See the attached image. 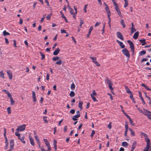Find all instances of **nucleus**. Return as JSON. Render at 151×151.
<instances>
[{
    "label": "nucleus",
    "mask_w": 151,
    "mask_h": 151,
    "mask_svg": "<svg viewBox=\"0 0 151 151\" xmlns=\"http://www.w3.org/2000/svg\"><path fill=\"white\" fill-rule=\"evenodd\" d=\"M146 145L145 148L143 150V151H151V146H150V140L149 138H147L146 139Z\"/></svg>",
    "instance_id": "f257e3e1"
},
{
    "label": "nucleus",
    "mask_w": 151,
    "mask_h": 151,
    "mask_svg": "<svg viewBox=\"0 0 151 151\" xmlns=\"http://www.w3.org/2000/svg\"><path fill=\"white\" fill-rule=\"evenodd\" d=\"M127 42L129 45L131 50L132 52V55H133L134 52V48L133 43L130 40H127Z\"/></svg>",
    "instance_id": "f03ea898"
},
{
    "label": "nucleus",
    "mask_w": 151,
    "mask_h": 151,
    "mask_svg": "<svg viewBox=\"0 0 151 151\" xmlns=\"http://www.w3.org/2000/svg\"><path fill=\"white\" fill-rule=\"evenodd\" d=\"M123 54L125 55L127 58L130 57V54L128 50L124 48L123 49L122 51Z\"/></svg>",
    "instance_id": "7ed1b4c3"
},
{
    "label": "nucleus",
    "mask_w": 151,
    "mask_h": 151,
    "mask_svg": "<svg viewBox=\"0 0 151 151\" xmlns=\"http://www.w3.org/2000/svg\"><path fill=\"white\" fill-rule=\"evenodd\" d=\"M25 125L24 124L23 125L20 126L17 129V131H22L24 130L25 129Z\"/></svg>",
    "instance_id": "20e7f679"
},
{
    "label": "nucleus",
    "mask_w": 151,
    "mask_h": 151,
    "mask_svg": "<svg viewBox=\"0 0 151 151\" xmlns=\"http://www.w3.org/2000/svg\"><path fill=\"white\" fill-rule=\"evenodd\" d=\"M116 35L117 37L120 39L123 40L124 39L122 34L119 32H116Z\"/></svg>",
    "instance_id": "39448f33"
},
{
    "label": "nucleus",
    "mask_w": 151,
    "mask_h": 151,
    "mask_svg": "<svg viewBox=\"0 0 151 151\" xmlns=\"http://www.w3.org/2000/svg\"><path fill=\"white\" fill-rule=\"evenodd\" d=\"M8 75L9 76V78L10 80H11L12 78V74L10 70H7L6 72Z\"/></svg>",
    "instance_id": "423d86ee"
},
{
    "label": "nucleus",
    "mask_w": 151,
    "mask_h": 151,
    "mask_svg": "<svg viewBox=\"0 0 151 151\" xmlns=\"http://www.w3.org/2000/svg\"><path fill=\"white\" fill-rule=\"evenodd\" d=\"M80 116V114H77V115L74 116L72 119L73 121H76L78 119L77 118L79 117Z\"/></svg>",
    "instance_id": "0eeeda50"
},
{
    "label": "nucleus",
    "mask_w": 151,
    "mask_h": 151,
    "mask_svg": "<svg viewBox=\"0 0 151 151\" xmlns=\"http://www.w3.org/2000/svg\"><path fill=\"white\" fill-rule=\"evenodd\" d=\"M116 41L119 44L121 48H124L125 47V46L124 45H123L122 42L119 41L118 40H116Z\"/></svg>",
    "instance_id": "6e6552de"
},
{
    "label": "nucleus",
    "mask_w": 151,
    "mask_h": 151,
    "mask_svg": "<svg viewBox=\"0 0 151 151\" xmlns=\"http://www.w3.org/2000/svg\"><path fill=\"white\" fill-rule=\"evenodd\" d=\"M145 115L150 120H151V112L149 111L147 113L146 112Z\"/></svg>",
    "instance_id": "1a4fd4ad"
},
{
    "label": "nucleus",
    "mask_w": 151,
    "mask_h": 151,
    "mask_svg": "<svg viewBox=\"0 0 151 151\" xmlns=\"http://www.w3.org/2000/svg\"><path fill=\"white\" fill-rule=\"evenodd\" d=\"M32 97L33 99V101L34 102H35L36 101V99L35 96V92L34 91H33L32 92Z\"/></svg>",
    "instance_id": "9d476101"
},
{
    "label": "nucleus",
    "mask_w": 151,
    "mask_h": 151,
    "mask_svg": "<svg viewBox=\"0 0 151 151\" xmlns=\"http://www.w3.org/2000/svg\"><path fill=\"white\" fill-rule=\"evenodd\" d=\"M60 49L59 48H57L53 52V55H57L60 51Z\"/></svg>",
    "instance_id": "9b49d317"
},
{
    "label": "nucleus",
    "mask_w": 151,
    "mask_h": 151,
    "mask_svg": "<svg viewBox=\"0 0 151 151\" xmlns=\"http://www.w3.org/2000/svg\"><path fill=\"white\" fill-rule=\"evenodd\" d=\"M139 34V33L138 31L136 32L134 34L133 36V38L134 39H136L137 38Z\"/></svg>",
    "instance_id": "f8f14e48"
},
{
    "label": "nucleus",
    "mask_w": 151,
    "mask_h": 151,
    "mask_svg": "<svg viewBox=\"0 0 151 151\" xmlns=\"http://www.w3.org/2000/svg\"><path fill=\"white\" fill-rule=\"evenodd\" d=\"M139 97L141 99L142 102H143L144 104H145V102L144 101V100L142 96V93L140 91L139 92Z\"/></svg>",
    "instance_id": "ddd939ff"
},
{
    "label": "nucleus",
    "mask_w": 151,
    "mask_h": 151,
    "mask_svg": "<svg viewBox=\"0 0 151 151\" xmlns=\"http://www.w3.org/2000/svg\"><path fill=\"white\" fill-rule=\"evenodd\" d=\"M57 141L55 139H54L53 141V145L55 150L56 151L57 150Z\"/></svg>",
    "instance_id": "4468645a"
},
{
    "label": "nucleus",
    "mask_w": 151,
    "mask_h": 151,
    "mask_svg": "<svg viewBox=\"0 0 151 151\" xmlns=\"http://www.w3.org/2000/svg\"><path fill=\"white\" fill-rule=\"evenodd\" d=\"M10 147L12 148H14V141L13 139H11L10 140Z\"/></svg>",
    "instance_id": "2eb2a0df"
},
{
    "label": "nucleus",
    "mask_w": 151,
    "mask_h": 151,
    "mask_svg": "<svg viewBox=\"0 0 151 151\" xmlns=\"http://www.w3.org/2000/svg\"><path fill=\"white\" fill-rule=\"evenodd\" d=\"M125 88L126 90V92L129 94H132V92L130 91V89L127 86H125Z\"/></svg>",
    "instance_id": "dca6fc26"
},
{
    "label": "nucleus",
    "mask_w": 151,
    "mask_h": 151,
    "mask_svg": "<svg viewBox=\"0 0 151 151\" xmlns=\"http://www.w3.org/2000/svg\"><path fill=\"white\" fill-rule=\"evenodd\" d=\"M139 40L142 43V46H143L146 44L145 40V39H143V40Z\"/></svg>",
    "instance_id": "f3484780"
},
{
    "label": "nucleus",
    "mask_w": 151,
    "mask_h": 151,
    "mask_svg": "<svg viewBox=\"0 0 151 151\" xmlns=\"http://www.w3.org/2000/svg\"><path fill=\"white\" fill-rule=\"evenodd\" d=\"M106 81V83L108 84L109 86L112 85L113 83H112L111 81L110 80H109L108 78H107Z\"/></svg>",
    "instance_id": "a211bd4d"
},
{
    "label": "nucleus",
    "mask_w": 151,
    "mask_h": 151,
    "mask_svg": "<svg viewBox=\"0 0 151 151\" xmlns=\"http://www.w3.org/2000/svg\"><path fill=\"white\" fill-rule=\"evenodd\" d=\"M106 81V83L108 84L109 86L112 85L113 83H112L111 81L110 80H109L108 78H107Z\"/></svg>",
    "instance_id": "6ab92c4d"
},
{
    "label": "nucleus",
    "mask_w": 151,
    "mask_h": 151,
    "mask_svg": "<svg viewBox=\"0 0 151 151\" xmlns=\"http://www.w3.org/2000/svg\"><path fill=\"white\" fill-rule=\"evenodd\" d=\"M29 139L30 142L31 144L32 145L34 146L35 145V143L34 141V139L32 138V137H29Z\"/></svg>",
    "instance_id": "aec40b11"
},
{
    "label": "nucleus",
    "mask_w": 151,
    "mask_h": 151,
    "mask_svg": "<svg viewBox=\"0 0 151 151\" xmlns=\"http://www.w3.org/2000/svg\"><path fill=\"white\" fill-rule=\"evenodd\" d=\"M43 140L45 143V145H46V146H47L50 145V143H49V142H48V141H47V139H44Z\"/></svg>",
    "instance_id": "412c9836"
},
{
    "label": "nucleus",
    "mask_w": 151,
    "mask_h": 151,
    "mask_svg": "<svg viewBox=\"0 0 151 151\" xmlns=\"http://www.w3.org/2000/svg\"><path fill=\"white\" fill-rule=\"evenodd\" d=\"M18 138L19 140H20L24 144L25 143V141L24 140V137H21V136L20 135L19 137H18Z\"/></svg>",
    "instance_id": "4be33fe9"
},
{
    "label": "nucleus",
    "mask_w": 151,
    "mask_h": 151,
    "mask_svg": "<svg viewBox=\"0 0 151 151\" xmlns=\"http://www.w3.org/2000/svg\"><path fill=\"white\" fill-rule=\"evenodd\" d=\"M129 130L131 132V134L132 136H134L135 135L134 132L131 128H129Z\"/></svg>",
    "instance_id": "5701e85b"
},
{
    "label": "nucleus",
    "mask_w": 151,
    "mask_h": 151,
    "mask_svg": "<svg viewBox=\"0 0 151 151\" xmlns=\"http://www.w3.org/2000/svg\"><path fill=\"white\" fill-rule=\"evenodd\" d=\"M115 4V5H114L115 6V9H116V12H117L120 11L119 8L118 7V4Z\"/></svg>",
    "instance_id": "b1692460"
},
{
    "label": "nucleus",
    "mask_w": 151,
    "mask_h": 151,
    "mask_svg": "<svg viewBox=\"0 0 151 151\" xmlns=\"http://www.w3.org/2000/svg\"><path fill=\"white\" fill-rule=\"evenodd\" d=\"M83 102L82 101H79L78 104V107L81 109V110L82 109V104Z\"/></svg>",
    "instance_id": "393cba45"
},
{
    "label": "nucleus",
    "mask_w": 151,
    "mask_h": 151,
    "mask_svg": "<svg viewBox=\"0 0 151 151\" xmlns=\"http://www.w3.org/2000/svg\"><path fill=\"white\" fill-rule=\"evenodd\" d=\"M121 24L122 26L124 28H125L126 27L125 24L124 23V20L123 19H122L121 21Z\"/></svg>",
    "instance_id": "a878e982"
},
{
    "label": "nucleus",
    "mask_w": 151,
    "mask_h": 151,
    "mask_svg": "<svg viewBox=\"0 0 151 151\" xmlns=\"http://www.w3.org/2000/svg\"><path fill=\"white\" fill-rule=\"evenodd\" d=\"M122 146L124 147H126L128 146V144L126 142H124L122 143Z\"/></svg>",
    "instance_id": "bb28decb"
},
{
    "label": "nucleus",
    "mask_w": 151,
    "mask_h": 151,
    "mask_svg": "<svg viewBox=\"0 0 151 151\" xmlns=\"http://www.w3.org/2000/svg\"><path fill=\"white\" fill-rule=\"evenodd\" d=\"M141 135L143 136L144 137H145V141H146V139L147 138H148L147 137V135L145 133L143 132H141Z\"/></svg>",
    "instance_id": "cd10ccee"
},
{
    "label": "nucleus",
    "mask_w": 151,
    "mask_h": 151,
    "mask_svg": "<svg viewBox=\"0 0 151 151\" xmlns=\"http://www.w3.org/2000/svg\"><path fill=\"white\" fill-rule=\"evenodd\" d=\"M128 119H129V120L130 123L132 124V125L133 126H134L135 125V124L133 123V121L132 120V119H131L130 117H129V118H128Z\"/></svg>",
    "instance_id": "c85d7f7f"
},
{
    "label": "nucleus",
    "mask_w": 151,
    "mask_h": 151,
    "mask_svg": "<svg viewBox=\"0 0 151 151\" xmlns=\"http://www.w3.org/2000/svg\"><path fill=\"white\" fill-rule=\"evenodd\" d=\"M75 93L74 91H71L70 93V96L71 97H73L75 96Z\"/></svg>",
    "instance_id": "c756f323"
},
{
    "label": "nucleus",
    "mask_w": 151,
    "mask_h": 151,
    "mask_svg": "<svg viewBox=\"0 0 151 151\" xmlns=\"http://www.w3.org/2000/svg\"><path fill=\"white\" fill-rule=\"evenodd\" d=\"M146 53L145 50H142L139 52V55L142 56V55L145 54Z\"/></svg>",
    "instance_id": "7c9ffc66"
},
{
    "label": "nucleus",
    "mask_w": 151,
    "mask_h": 151,
    "mask_svg": "<svg viewBox=\"0 0 151 151\" xmlns=\"http://www.w3.org/2000/svg\"><path fill=\"white\" fill-rule=\"evenodd\" d=\"M125 4L124 6V7L126 8L128 6V2L127 0H124Z\"/></svg>",
    "instance_id": "2f4dec72"
},
{
    "label": "nucleus",
    "mask_w": 151,
    "mask_h": 151,
    "mask_svg": "<svg viewBox=\"0 0 151 151\" xmlns=\"http://www.w3.org/2000/svg\"><path fill=\"white\" fill-rule=\"evenodd\" d=\"M3 35L4 36H6L7 35H10V34L6 31V30H4L3 31Z\"/></svg>",
    "instance_id": "473e14b6"
},
{
    "label": "nucleus",
    "mask_w": 151,
    "mask_h": 151,
    "mask_svg": "<svg viewBox=\"0 0 151 151\" xmlns=\"http://www.w3.org/2000/svg\"><path fill=\"white\" fill-rule=\"evenodd\" d=\"M91 96L92 99L94 101H97V100L96 99V98L94 96L92 95V94H91Z\"/></svg>",
    "instance_id": "72a5a7b5"
},
{
    "label": "nucleus",
    "mask_w": 151,
    "mask_h": 151,
    "mask_svg": "<svg viewBox=\"0 0 151 151\" xmlns=\"http://www.w3.org/2000/svg\"><path fill=\"white\" fill-rule=\"evenodd\" d=\"M11 101V104L12 105H13L14 103V101L13 100V98L12 96L10 97Z\"/></svg>",
    "instance_id": "f704fd0d"
},
{
    "label": "nucleus",
    "mask_w": 151,
    "mask_h": 151,
    "mask_svg": "<svg viewBox=\"0 0 151 151\" xmlns=\"http://www.w3.org/2000/svg\"><path fill=\"white\" fill-rule=\"evenodd\" d=\"M122 112L123 113V114H124V115L127 117L128 118L130 116L128 115L123 110V109H122Z\"/></svg>",
    "instance_id": "c9c22d12"
},
{
    "label": "nucleus",
    "mask_w": 151,
    "mask_h": 151,
    "mask_svg": "<svg viewBox=\"0 0 151 151\" xmlns=\"http://www.w3.org/2000/svg\"><path fill=\"white\" fill-rule=\"evenodd\" d=\"M35 137L37 143L40 142L38 137L37 136H35Z\"/></svg>",
    "instance_id": "e433bc0d"
},
{
    "label": "nucleus",
    "mask_w": 151,
    "mask_h": 151,
    "mask_svg": "<svg viewBox=\"0 0 151 151\" xmlns=\"http://www.w3.org/2000/svg\"><path fill=\"white\" fill-rule=\"evenodd\" d=\"M130 29H131V34H132L133 33H134V32H135L136 31V29H135V28H134V27H132L130 28Z\"/></svg>",
    "instance_id": "4c0bfd02"
},
{
    "label": "nucleus",
    "mask_w": 151,
    "mask_h": 151,
    "mask_svg": "<svg viewBox=\"0 0 151 151\" xmlns=\"http://www.w3.org/2000/svg\"><path fill=\"white\" fill-rule=\"evenodd\" d=\"M90 58L92 60L93 62L94 63L95 61H96V57H90Z\"/></svg>",
    "instance_id": "58836bf2"
},
{
    "label": "nucleus",
    "mask_w": 151,
    "mask_h": 151,
    "mask_svg": "<svg viewBox=\"0 0 151 151\" xmlns=\"http://www.w3.org/2000/svg\"><path fill=\"white\" fill-rule=\"evenodd\" d=\"M2 71L0 72V77L4 79V74L2 72Z\"/></svg>",
    "instance_id": "ea45409f"
},
{
    "label": "nucleus",
    "mask_w": 151,
    "mask_h": 151,
    "mask_svg": "<svg viewBox=\"0 0 151 151\" xmlns=\"http://www.w3.org/2000/svg\"><path fill=\"white\" fill-rule=\"evenodd\" d=\"M59 57L58 56L52 58V60L54 61H56L59 59Z\"/></svg>",
    "instance_id": "a19ab883"
},
{
    "label": "nucleus",
    "mask_w": 151,
    "mask_h": 151,
    "mask_svg": "<svg viewBox=\"0 0 151 151\" xmlns=\"http://www.w3.org/2000/svg\"><path fill=\"white\" fill-rule=\"evenodd\" d=\"M7 110L8 114H10L11 113V108L10 107H8L7 108Z\"/></svg>",
    "instance_id": "79ce46f5"
},
{
    "label": "nucleus",
    "mask_w": 151,
    "mask_h": 151,
    "mask_svg": "<svg viewBox=\"0 0 151 151\" xmlns=\"http://www.w3.org/2000/svg\"><path fill=\"white\" fill-rule=\"evenodd\" d=\"M75 84H74V83H73L71 86V87H70L71 89L72 90H73L75 89Z\"/></svg>",
    "instance_id": "37998d69"
},
{
    "label": "nucleus",
    "mask_w": 151,
    "mask_h": 151,
    "mask_svg": "<svg viewBox=\"0 0 151 151\" xmlns=\"http://www.w3.org/2000/svg\"><path fill=\"white\" fill-rule=\"evenodd\" d=\"M52 14L51 13H50L48 14L46 17V18L47 19L49 20L50 19V17L52 16Z\"/></svg>",
    "instance_id": "c03bdc74"
},
{
    "label": "nucleus",
    "mask_w": 151,
    "mask_h": 151,
    "mask_svg": "<svg viewBox=\"0 0 151 151\" xmlns=\"http://www.w3.org/2000/svg\"><path fill=\"white\" fill-rule=\"evenodd\" d=\"M4 138H5L7 137L6 136V129L5 128H4Z\"/></svg>",
    "instance_id": "a18cd8bd"
},
{
    "label": "nucleus",
    "mask_w": 151,
    "mask_h": 151,
    "mask_svg": "<svg viewBox=\"0 0 151 151\" xmlns=\"http://www.w3.org/2000/svg\"><path fill=\"white\" fill-rule=\"evenodd\" d=\"M40 54L42 56L41 59L43 60L44 59L45 57V55L42 52H40Z\"/></svg>",
    "instance_id": "49530a36"
},
{
    "label": "nucleus",
    "mask_w": 151,
    "mask_h": 151,
    "mask_svg": "<svg viewBox=\"0 0 151 151\" xmlns=\"http://www.w3.org/2000/svg\"><path fill=\"white\" fill-rule=\"evenodd\" d=\"M105 27V24H104V25H103V28H102V35H103V34L104 33Z\"/></svg>",
    "instance_id": "de8ad7c7"
},
{
    "label": "nucleus",
    "mask_w": 151,
    "mask_h": 151,
    "mask_svg": "<svg viewBox=\"0 0 151 151\" xmlns=\"http://www.w3.org/2000/svg\"><path fill=\"white\" fill-rule=\"evenodd\" d=\"M107 17L108 18V19H109V18H110V16H111V13L110 11H108V12H107Z\"/></svg>",
    "instance_id": "09e8293b"
},
{
    "label": "nucleus",
    "mask_w": 151,
    "mask_h": 151,
    "mask_svg": "<svg viewBox=\"0 0 151 151\" xmlns=\"http://www.w3.org/2000/svg\"><path fill=\"white\" fill-rule=\"evenodd\" d=\"M105 6H106V7L105 8V10L106 11V12H108V11H109V7L106 4H105Z\"/></svg>",
    "instance_id": "8fccbe9b"
},
{
    "label": "nucleus",
    "mask_w": 151,
    "mask_h": 151,
    "mask_svg": "<svg viewBox=\"0 0 151 151\" xmlns=\"http://www.w3.org/2000/svg\"><path fill=\"white\" fill-rule=\"evenodd\" d=\"M93 29V27L92 26H91L90 27V29H89V31H88V33H91V32L92 31V30Z\"/></svg>",
    "instance_id": "3c124183"
},
{
    "label": "nucleus",
    "mask_w": 151,
    "mask_h": 151,
    "mask_svg": "<svg viewBox=\"0 0 151 151\" xmlns=\"http://www.w3.org/2000/svg\"><path fill=\"white\" fill-rule=\"evenodd\" d=\"M75 110L73 109H72L70 111V113L72 114H74L75 113Z\"/></svg>",
    "instance_id": "603ef678"
},
{
    "label": "nucleus",
    "mask_w": 151,
    "mask_h": 151,
    "mask_svg": "<svg viewBox=\"0 0 151 151\" xmlns=\"http://www.w3.org/2000/svg\"><path fill=\"white\" fill-rule=\"evenodd\" d=\"M95 131L94 130H92V133L91 135V137H93L94 134H95Z\"/></svg>",
    "instance_id": "864d4df0"
},
{
    "label": "nucleus",
    "mask_w": 151,
    "mask_h": 151,
    "mask_svg": "<svg viewBox=\"0 0 151 151\" xmlns=\"http://www.w3.org/2000/svg\"><path fill=\"white\" fill-rule=\"evenodd\" d=\"M47 118V117L46 116H45L43 117V119L44 121H45V122L46 123H48V121L46 119Z\"/></svg>",
    "instance_id": "5fc2aeb1"
},
{
    "label": "nucleus",
    "mask_w": 151,
    "mask_h": 151,
    "mask_svg": "<svg viewBox=\"0 0 151 151\" xmlns=\"http://www.w3.org/2000/svg\"><path fill=\"white\" fill-rule=\"evenodd\" d=\"M61 17L64 19L65 20V21L66 22H68L67 20L65 17L64 16H61Z\"/></svg>",
    "instance_id": "6e6d98bb"
},
{
    "label": "nucleus",
    "mask_w": 151,
    "mask_h": 151,
    "mask_svg": "<svg viewBox=\"0 0 151 151\" xmlns=\"http://www.w3.org/2000/svg\"><path fill=\"white\" fill-rule=\"evenodd\" d=\"M15 135L18 137H19L20 134L18 133V132H17L15 133Z\"/></svg>",
    "instance_id": "4d7b16f0"
},
{
    "label": "nucleus",
    "mask_w": 151,
    "mask_h": 151,
    "mask_svg": "<svg viewBox=\"0 0 151 151\" xmlns=\"http://www.w3.org/2000/svg\"><path fill=\"white\" fill-rule=\"evenodd\" d=\"M69 10L70 11V12L71 14H73L75 13L73 12V10L72 8L70 9Z\"/></svg>",
    "instance_id": "13d9d810"
},
{
    "label": "nucleus",
    "mask_w": 151,
    "mask_h": 151,
    "mask_svg": "<svg viewBox=\"0 0 151 151\" xmlns=\"http://www.w3.org/2000/svg\"><path fill=\"white\" fill-rule=\"evenodd\" d=\"M62 62L61 61V60H60L59 61H57L56 62V63L58 65H61V64Z\"/></svg>",
    "instance_id": "bf43d9fd"
},
{
    "label": "nucleus",
    "mask_w": 151,
    "mask_h": 151,
    "mask_svg": "<svg viewBox=\"0 0 151 151\" xmlns=\"http://www.w3.org/2000/svg\"><path fill=\"white\" fill-rule=\"evenodd\" d=\"M142 114H143L144 115H145L146 112L144 111H143L142 109H140L139 111Z\"/></svg>",
    "instance_id": "052dcab7"
},
{
    "label": "nucleus",
    "mask_w": 151,
    "mask_h": 151,
    "mask_svg": "<svg viewBox=\"0 0 151 151\" xmlns=\"http://www.w3.org/2000/svg\"><path fill=\"white\" fill-rule=\"evenodd\" d=\"M5 138V142L6 143V145H9L8 142V140H7V137H6Z\"/></svg>",
    "instance_id": "680f3d73"
},
{
    "label": "nucleus",
    "mask_w": 151,
    "mask_h": 151,
    "mask_svg": "<svg viewBox=\"0 0 151 151\" xmlns=\"http://www.w3.org/2000/svg\"><path fill=\"white\" fill-rule=\"evenodd\" d=\"M92 94L93 96H96L97 95V94L95 91V90H93L92 91Z\"/></svg>",
    "instance_id": "e2e57ef3"
},
{
    "label": "nucleus",
    "mask_w": 151,
    "mask_h": 151,
    "mask_svg": "<svg viewBox=\"0 0 151 151\" xmlns=\"http://www.w3.org/2000/svg\"><path fill=\"white\" fill-rule=\"evenodd\" d=\"M50 75L49 74L47 73V74L46 79L47 80H48L49 79Z\"/></svg>",
    "instance_id": "0e129e2a"
},
{
    "label": "nucleus",
    "mask_w": 151,
    "mask_h": 151,
    "mask_svg": "<svg viewBox=\"0 0 151 151\" xmlns=\"http://www.w3.org/2000/svg\"><path fill=\"white\" fill-rule=\"evenodd\" d=\"M61 33H67V32L64 29H61L60 30Z\"/></svg>",
    "instance_id": "69168bd1"
},
{
    "label": "nucleus",
    "mask_w": 151,
    "mask_h": 151,
    "mask_svg": "<svg viewBox=\"0 0 151 151\" xmlns=\"http://www.w3.org/2000/svg\"><path fill=\"white\" fill-rule=\"evenodd\" d=\"M64 131L65 132L67 131V126L65 125L64 126Z\"/></svg>",
    "instance_id": "338daca9"
},
{
    "label": "nucleus",
    "mask_w": 151,
    "mask_h": 151,
    "mask_svg": "<svg viewBox=\"0 0 151 151\" xmlns=\"http://www.w3.org/2000/svg\"><path fill=\"white\" fill-rule=\"evenodd\" d=\"M111 123L110 122L108 126V127L109 129H111Z\"/></svg>",
    "instance_id": "774afa93"
}]
</instances>
